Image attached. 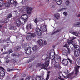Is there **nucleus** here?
I'll return each mask as SVG.
<instances>
[{
    "label": "nucleus",
    "instance_id": "obj_48",
    "mask_svg": "<svg viewBox=\"0 0 80 80\" xmlns=\"http://www.w3.org/2000/svg\"><path fill=\"white\" fill-rule=\"evenodd\" d=\"M26 1H25V0H22V1L21 2V3H22V4H23L24 3V2H26Z\"/></svg>",
    "mask_w": 80,
    "mask_h": 80
},
{
    "label": "nucleus",
    "instance_id": "obj_27",
    "mask_svg": "<svg viewBox=\"0 0 80 80\" xmlns=\"http://www.w3.org/2000/svg\"><path fill=\"white\" fill-rule=\"evenodd\" d=\"M5 24V22L2 21H0V28H2V25H3Z\"/></svg>",
    "mask_w": 80,
    "mask_h": 80
},
{
    "label": "nucleus",
    "instance_id": "obj_40",
    "mask_svg": "<svg viewBox=\"0 0 80 80\" xmlns=\"http://www.w3.org/2000/svg\"><path fill=\"white\" fill-rule=\"evenodd\" d=\"M67 8H62L61 9H60L58 10V12H60L61 11H62L63 10H66Z\"/></svg>",
    "mask_w": 80,
    "mask_h": 80
},
{
    "label": "nucleus",
    "instance_id": "obj_55",
    "mask_svg": "<svg viewBox=\"0 0 80 80\" xmlns=\"http://www.w3.org/2000/svg\"><path fill=\"white\" fill-rule=\"evenodd\" d=\"M8 20L6 19L4 21V23H8Z\"/></svg>",
    "mask_w": 80,
    "mask_h": 80
},
{
    "label": "nucleus",
    "instance_id": "obj_57",
    "mask_svg": "<svg viewBox=\"0 0 80 80\" xmlns=\"http://www.w3.org/2000/svg\"><path fill=\"white\" fill-rule=\"evenodd\" d=\"M13 62H17V60H16V59H14L13 60Z\"/></svg>",
    "mask_w": 80,
    "mask_h": 80
},
{
    "label": "nucleus",
    "instance_id": "obj_21",
    "mask_svg": "<svg viewBox=\"0 0 80 80\" xmlns=\"http://www.w3.org/2000/svg\"><path fill=\"white\" fill-rule=\"evenodd\" d=\"M38 48H39V47L38 46L35 45L32 48V50L33 51H37L38 50Z\"/></svg>",
    "mask_w": 80,
    "mask_h": 80
},
{
    "label": "nucleus",
    "instance_id": "obj_2",
    "mask_svg": "<svg viewBox=\"0 0 80 80\" xmlns=\"http://www.w3.org/2000/svg\"><path fill=\"white\" fill-rule=\"evenodd\" d=\"M80 67V66L79 67L78 65H76L75 68V72L74 74H73V72H72L71 73L69 74L67 76V78H70V77H72L73 75H74V77H77L78 75V73H79V71H78V69H79V68Z\"/></svg>",
    "mask_w": 80,
    "mask_h": 80
},
{
    "label": "nucleus",
    "instance_id": "obj_26",
    "mask_svg": "<svg viewBox=\"0 0 80 80\" xmlns=\"http://www.w3.org/2000/svg\"><path fill=\"white\" fill-rule=\"evenodd\" d=\"M20 50H21V48L19 46L16 47L15 49V50L18 52H19Z\"/></svg>",
    "mask_w": 80,
    "mask_h": 80
},
{
    "label": "nucleus",
    "instance_id": "obj_28",
    "mask_svg": "<svg viewBox=\"0 0 80 80\" xmlns=\"http://www.w3.org/2000/svg\"><path fill=\"white\" fill-rule=\"evenodd\" d=\"M69 45H68L67 44H66L64 46V47H65L66 48H67L68 51H70V48H68L69 47Z\"/></svg>",
    "mask_w": 80,
    "mask_h": 80
},
{
    "label": "nucleus",
    "instance_id": "obj_24",
    "mask_svg": "<svg viewBox=\"0 0 80 80\" xmlns=\"http://www.w3.org/2000/svg\"><path fill=\"white\" fill-rule=\"evenodd\" d=\"M54 17L57 20H59V19H60V16L59 14H55Z\"/></svg>",
    "mask_w": 80,
    "mask_h": 80
},
{
    "label": "nucleus",
    "instance_id": "obj_50",
    "mask_svg": "<svg viewBox=\"0 0 80 80\" xmlns=\"http://www.w3.org/2000/svg\"><path fill=\"white\" fill-rule=\"evenodd\" d=\"M63 13L65 16H67L68 15L67 12H64Z\"/></svg>",
    "mask_w": 80,
    "mask_h": 80
},
{
    "label": "nucleus",
    "instance_id": "obj_58",
    "mask_svg": "<svg viewBox=\"0 0 80 80\" xmlns=\"http://www.w3.org/2000/svg\"><path fill=\"white\" fill-rule=\"evenodd\" d=\"M15 54L14 53H13L12 54V57H14V56H15Z\"/></svg>",
    "mask_w": 80,
    "mask_h": 80
},
{
    "label": "nucleus",
    "instance_id": "obj_39",
    "mask_svg": "<svg viewBox=\"0 0 80 80\" xmlns=\"http://www.w3.org/2000/svg\"><path fill=\"white\" fill-rule=\"evenodd\" d=\"M68 70H66V71H64L63 72V73L66 75H68Z\"/></svg>",
    "mask_w": 80,
    "mask_h": 80
},
{
    "label": "nucleus",
    "instance_id": "obj_22",
    "mask_svg": "<svg viewBox=\"0 0 80 80\" xmlns=\"http://www.w3.org/2000/svg\"><path fill=\"white\" fill-rule=\"evenodd\" d=\"M68 54V51L66 50L65 49L63 50L62 52V55H66L67 56Z\"/></svg>",
    "mask_w": 80,
    "mask_h": 80
},
{
    "label": "nucleus",
    "instance_id": "obj_42",
    "mask_svg": "<svg viewBox=\"0 0 80 80\" xmlns=\"http://www.w3.org/2000/svg\"><path fill=\"white\" fill-rule=\"evenodd\" d=\"M25 53L27 54V53H26V52H25H25L22 51L21 53L22 55H25Z\"/></svg>",
    "mask_w": 80,
    "mask_h": 80
},
{
    "label": "nucleus",
    "instance_id": "obj_45",
    "mask_svg": "<svg viewBox=\"0 0 80 80\" xmlns=\"http://www.w3.org/2000/svg\"><path fill=\"white\" fill-rule=\"evenodd\" d=\"M30 78V76H28L26 78L25 80H29Z\"/></svg>",
    "mask_w": 80,
    "mask_h": 80
},
{
    "label": "nucleus",
    "instance_id": "obj_7",
    "mask_svg": "<svg viewBox=\"0 0 80 80\" xmlns=\"http://www.w3.org/2000/svg\"><path fill=\"white\" fill-rule=\"evenodd\" d=\"M61 57L60 56L57 55H56L55 56L54 58V63H58L60 62V60H61Z\"/></svg>",
    "mask_w": 80,
    "mask_h": 80
},
{
    "label": "nucleus",
    "instance_id": "obj_62",
    "mask_svg": "<svg viewBox=\"0 0 80 80\" xmlns=\"http://www.w3.org/2000/svg\"><path fill=\"white\" fill-rule=\"evenodd\" d=\"M54 1H55L56 2H58V1H60V0H55Z\"/></svg>",
    "mask_w": 80,
    "mask_h": 80
},
{
    "label": "nucleus",
    "instance_id": "obj_49",
    "mask_svg": "<svg viewBox=\"0 0 80 80\" xmlns=\"http://www.w3.org/2000/svg\"><path fill=\"white\" fill-rule=\"evenodd\" d=\"M5 60H7L8 58V55H7L6 57H4Z\"/></svg>",
    "mask_w": 80,
    "mask_h": 80
},
{
    "label": "nucleus",
    "instance_id": "obj_51",
    "mask_svg": "<svg viewBox=\"0 0 80 80\" xmlns=\"http://www.w3.org/2000/svg\"><path fill=\"white\" fill-rule=\"evenodd\" d=\"M5 40V42H8V41H9L10 40V38H8L6 39V40Z\"/></svg>",
    "mask_w": 80,
    "mask_h": 80
},
{
    "label": "nucleus",
    "instance_id": "obj_6",
    "mask_svg": "<svg viewBox=\"0 0 80 80\" xmlns=\"http://www.w3.org/2000/svg\"><path fill=\"white\" fill-rule=\"evenodd\" d=\"M28 15L23 14L21 17L20 18L24 21L25 23H26V22H27V20H28Z\"/></svg>",
    "mask_w": 80,
    "mask_h": 80
},
{
    "label": "nucleus",
    "instance_id": "obj_11",
    "mask_svg": "<svg viewBox=\"0 0 80 80\" xmlns=\"http://www.w3.org/2000/svg\"><path fill=\"white\" fill-rule=\"evenodd\" d=\"M25 52L26 53V54L28 55H30L32 53L31 49L30 48H25Z\"/></svg>",
    "mask_w": 80,
    "mask_h": 80
},
{
    "label": "nucleus",
    "instance_id": "obj_29",
    "mask_svg": "<svg viewBox=\"0 0 80 80\" xmlns=\"http://www.w3.org/2000/svg\"><path fill=\"white\" fill-rule=\"evenodd\" d=\"M70 32L71 33H72V34H73V35H76V36H78V33L77 32H74L72 31H70Z\"/></svg>",
    "mask_w": 80,
    "mask_h": 80
},
{
    "label": "nucleus",
    "instance_id": "obj_52",
    "mask_svg": "<svg viewBox=\"0 0 80 80\" xmlns=\"http://www.w3.org/2000/svg\"><path fill=\"white\" fill-rule=\"evenodd\" d=\"M9 60H6V61L5 63H9Z\"/></svg>",
    "mask_w": 80,
    "mask_h": 80
},
{
    "label": "nucleus",
    "instance_id": "obj_43",
    "mask_svg": "<svg viewBox=\"0 0 80 80\" xmlns=\"http://www.w3.org/2000/svg\"><path fill=\"white\" fill-rule=\"evenodd\" d=\"M65 3L67 6H68L69 3V1H67L65 2Z\"/></svg>",
    "mask_w": 80,
    "mask_h": 80
},
{
    "label": "nucleus",
    "instance_id": "obj_20",
    "mask_svg": "<svg viewBox=\"0 0 80 80\" xmlns=\"http://www.w3.org/2000/svg\"><path fill=\"white\" fill-rule=\"evenodd\" d=\"M16 25L17 27H19L21 25V22L18 20H17L16 21Z\"/></svg>",
    "mask_w": 80,
    "mask_h": 80
},
{
    "label": "nucleus",
    "instance_id": "obj_14",
    "mask_svg": "<svg viewBox=\"0 0 80 80\" xmlns=\"http://www.w3.org/2000/svg\"><path fill=\"white\" fill-rule=\"evenodd\" d=\"M28 27L31 30H32V29H33L34 28V27H33V26L32 25L31 23H30L29 24L28 26V25H27L26 27V29H27V30H28Z\"/></svg>",
    "mask_w": 80,
    "mask_h": 80
},
{
    "label": "nucleus",
    "instance_id": "obj_18",
    "mask_svg": "<svg viewBox=\"0 0 80 80\" xmlns=\"http://www.w3.org/2000/svg\"><path fill=\"white\" fill-rule=\"evenodd\" d=\"M54 67L56 68H61V66L60 65L59 62H54Z\"/></svg>",
    "mask_w": 80,
    "mask_h": 80
},
{
    "label": "nucleus",
    "instance_id": "obj_56",
    "mask_svg": "<svg viewBox=\"0 0 80 80\" xmlns=\"http://www.w3.org/2000/svg\"><path fill=\"white\" fill-rule=\"evenodd\" d=\"M59 32V31H58V30H57V31H55V32H54V33H53V34H54V33H57V32Z\"/></svg>",
    "mask_w": 80,
    "mask_h": 80
},
{
    "label": "nucleus",
    "instance_id": "obj_23",
    "mask_svg": "<svg viewBox=\"0 0 80 80\" xmlns=\"http://www.w3.org/2000/svg\"><path fill=\"white\" fill-rule=\"evenodd\" d=\"M38 42L39 45L41 46H43V42L42 40H39L38 41Z\"/></svg>",
    "mask_w": 80,
    "mask_h": 80
},
{
    "label": "nucleus",
    "instance_id": "obj_37",
    "mask_svg": "<svg viewBox=\"0 0 80 80\" xmlns=\"http://www.w3.org/2000/svg\"><path fill=\"white\" fill-rule=\"evenodd\" d=\"M13 70H14L13 69H10V68H8L7 69V71L8 72H11V71H13Z\"/></svg>",
    "mask_w": 80,
    "mask_h": 80
},
{
    "label": "nucleus",
    "instance_id": "obj_10",
    "mask_svg": "<svg viewBox=\"0 0 80 80\" xmlns=\"http://www.w3.org/2000/svg\"><path fill=\"white\" fill-rule=\"evenodd\" d=\"M59 77H58V78L59 79H60L61 80H65L64 78H65V76L63 75V74H62V72H59Z\"/></svg>",
    "mask_w": 80,
    "mask_h": 80
},
{
    "label": "nucleus",
    "instance_id": "obj_4",
    "mask_svg": "<svg viewBox=\"0 0 80 80\" xmlns=\"http://www.w3.org/2000/svg\"><path fill=\"white\" fill-rule=\"evenodd\" d=\"M6 2L4 4L5 7H9L10 5V3L11 4L14 5L15 6H16L17 5V2H15L14 0H6Z\"/></svg>",
    "mask_w": 80,
    "mask_h": 80
},
{
    "label": "nucleus",
    "instance_id": "obj_1",
    "mask_svg": "<svg viewBox=\"0 0 80 80\" xmlns=\"http://www.w3.org/2000/svg\"><path fill=\"white\" fill-rule=\"evenodd\" d=\"M48 56H47V57L44 60L45 61V64H43L42 65L41 64H37V67H41V69H45L46 68V67H47L49 65V62L50 61V58L48 57Z\"/></svg>",
    "mask_w": 80,
    "mask_h": 80
},
{
    "label": "nucleus",
    "instance_id": "obj_47",
    "mask_svg": "<svg viewBox=\"0 0 80 80\" xmlns=\"http://www.w3.org/2000/svg\"><path fill=\"white\" fill-rule=\"evenodd\" d=\"M49 73H48L47 75V77L46 78V80H48V79H49Z\"/></svg>",
    "mask_w": 80,
    "mask_h": 80
},
{
    "label": "nucleus",
    "instance_id": "obj_36",
    "mask_svg": "<svg viewBox=\"0 0 80 80\" xmlns=\"http://www.w3.org/2000/svg\"><path fill=\"white\" fill-rule=\"evenodd\" d=\"M12 16V14L10 13L8 15V19L11 18Z\"/></svg>",
    "mask_w": 80,
    "mask_h": 80
},
{
    "label": "nucleus",
    "instance_id": "obj_38",
    "mask_svg": "<svg viewBox=\"0 0 80 80\" xmlns=\"http://www.w3.org/2000/svg\"><path fill=\"white\" fill-rule=\"evenodd\" d=\"M12 52H13V51H12V49H10L9 51H8V54L9 55V54L10 53H12Z\"/></svg>",
    "mask_w": 80,
    "mask_h": 80
},
{
    "label": "nucleus",
    "instance_id": "obj_60",
    "mask_svg": "<svg viewBox=\"0 0 80 80\" xmlns=\"http://www.w3.org/2000/svg\"><path fill=\"white\" fill-rule=\"evenodd\" d=\"M22 75L23 77H25V76H26V75L24 74H23Z\"/></svg>",
    "mask_w": 80,
    "mask_h": 80
},
{
    "label": "nucleus",
    "instance_id": "obj_17",
    "mask_svg": "<svg viewBox=\"0 0 80 80\" xmlns=\"http://www.w3.org/2000/svg\"><path fill=\"white\" fill-rule=\"evenodd\" d=\"M80 52L75 51L74 52V56L76 57H78L79 56H80Z\"/></svg>",
    "mask_w": 80,
    "mask_h": 80
},
{
    "label": "nucleus",
    "instance_id": "obj_35",
    "mask_svg": "<svg viewBox=\"0 0 80 80\" xmlns=\"http://www.w3.org/2000/svg\"><path fill=\"white\" fill-rule=\"evenodd\" d=\"M75 27H80V22H78L75 24Z\"/></svg>",
    "mask_w": 80,
    "mask_h": 80
},
{
    "label": "nucleus",
    "instance_id": "obj_8",
    "mask_svg": "<svg viewBox=\"0 0 80 80\" xmlns=\"http://www.w3.org/2000/svg\"><path fill=\"white\" fill-rule=\"evenodd\" d=\"M4 70H5L4 68L0 66V75L1 76L3 77V76H5V72Z\"/></svg>",
    "mask_w": 80,
    "mask_h": 80
},
{
    "label": "nucleus",
    "instance_id": "obj_64",
    "mask_svg": "<svg viewBox=\"0 0 80 80\" xmlns=\"http://www.w3.org/2000/svg\"><path fill=\"white\" fill-rule=\"evenodd\" d=\"M55 7V6H52L51 8H54Z\"/></svg>",
    "mask_w": 80,
    "mask_h": 80
},
{
    "label": "nucleus",
    "instance_id": "obj_61",
    "mask_svg": "<svg viewBox=\"0 0 80 80\" xmlns=\"http://www.w3.org/2000/svg\"><path fill=\"white\" fill-rule=\"evenodd\" d=\"M55 63V62H53V61H52V62H51L52 64H53V63Z\"/></svg>",
    "mask_w": 80,
    "mask_h": 80
},
{
    "label": "nucleus",
    "instance_id": "obj_33",
    "mask_svg": "<svg viewBox=\"0 0 80 80\" xmlns=\"http://www.w3.org/2000/svg\"><path fill=\"white\" fill-rule=\"evenodd\" d=\"M5 42V40L4 39V40H3L2 39H0V43H4Z\"/></svg>",
    "mask_w": 80,
    "mask_h": 80
},
{
    "label": "nucleus",
    "instance_id": "obj_63",
    "mask_svg": "<svg viewBox=\"0 0 80 80\" xmlns=\"http://www.w3.org/2000/svg\"><path fill=\"white\" fill-rule=\"evenodd\" d=\"M52 47L53 48H55V45H53L52 46Z\"/></svg>",
    "mask_w": 80,
    "mask_h": 80
},
{
    "label": "nucleus",
    "instance_id": "obj_31",
    "mask_svg": "<svg viewBox=\"0 0 80 80\" xmlns=\"http://www.w3.org/2000/svg\"><path fill=\"white\" fill-rule=\"evenodd\" d=\"M76 62L78 65H80V58H78L76 60Z\"/></svg>",
    "mask_w": 80,
    "mask_h": 80
},
{
    "label": "nucleus",
    "instance_id": "obj_46",
    "mask_svg": "<svg viewBox=\"0 0 80 80\" xmlns=\"http://www.w3.org/2000/svg\"><path fill=\"white\" fill-rule=\"evenodd\" d=\"M38 22V19L36 18L34 20V22L36 23V25H37V22Z\"/></svg>",
    "mask_w": 80,
    "mask_h": 80
},
{
    "label": "nucleus",
    "instance_id": "obj_13",
    "mask_svg": "<svg viewBox=\"0 0 80 80\" xmlns=\"http://www.w3.org/2000/svg\"><path fill=\"white\" fill-rule=\"evenodd\" d=\"M36 31L37 33V34L39 36H40V35H42V31L39 28H36Z\"/></svg>",
    "mask_w": 80,
    "mask_h": 80
},
{
    "label": "nucleus",
    "instance_id": "obj_12",
    "mask_svg": "<svg viewBox=\"0 0 80 80\" xmlns=\"http://www.w3.org/2000/svg\"><path fill=\"white\" fill-rule=\"evenodd\" d=\"M62 63L64 66H67L68 63V60L67 59H63L62 62Z\"/></svg>",
    "mask_w": 80,
    "mask_h": 80
},
{
    "label": "nucleus",
    "instance_id": "obj_9",
    "mask_svg": "<svg viewBox=\"0 0 80 80\" xmlns=\"http://www.w3.org/2000/svg\"><path fill=\"white\" fill-rule=\"evenodd\" d=\"M54 54H55L54 52H53L52 51H50V52L49 55V57L51 60H53V59H55V56H53Z\"/></svg>",
    "mask_w": 80,
    "mask_h": 80
},
{
    "label": "nucleus",
    "instance_id": "obj_54",
    "mask_svg": "<svg viewBox=\"0 0 80 80\" xmlns=\"http://www.w3.org/2000/svg\"><path fill=\"white\" fill-rule=\"evenodd\" d=\"M3 76H2L1 75H0V79H1V80L3 79Z\"/></svg>",
    "mask_w": 80,
    "mask_h": 80
},
{
    "label": "nucleus",
    "instance_id": "obj_16",
    "mask_svg": "<svg viewBox=\"0 0 80 80\" xmlns=\"http://www.w3.org/2000/svg\"><path fill=\"white\" fill-rule=\"evenodd\" d=\"M35 58V56H31V58L28 60V62L29 63V62H32V61H33V60H34Z\"/></svg>",
    "mask_w": 80,
    "mask_h": 80
},
{
    "label": "nucleus",
    "instance_id": "obj_30",
    "mask_svg": "<svg viewBox=\"0 0 80 80\" xmlns=\"http://www.w3.org/2000/svg\"><path fill=\"white\" fill-rule=\"evenodd\" d=\"M4 4H5V3H4L3 1H0V7H1L3 6Z\"/></svg>",
    "mask_w": 80,
    "mask_h": 80
},
{
    "label": "nucleus",
    "instance_id": "obj_34",
    "mask_svg": "<svg viewBox=\"0 0 80 80\" xmlns=\"http://www.w3.org/2000/svg\"><path fill=\"white\" fill-rule=\"evenodd\" d=\"M58 5H61V4L62 3V1H61V0H60L59 1L57 2H56Z\"/></svg>",
    "mask_w": 80,
    "mask_h": 80
},
{
    "label": "nucleus",
    "instance_id": "obj_53",
    "mask_svg": "<svg viewBox=\"0 0 80 80\" xmlns=\"http://www.w3.org/2000/svg\"><path fill=\"white\" fill-rule=\"evenodd\" d=\"M68 60H69V62H70V63H72V60L68 59Z\"/></svg>",
    "mask_w": 80,
    "mask_h": 80
},
{
    "label": "nucleus",
    "instance_id": "obj_44",
    "mask_svg": "<svg viewBox=\"0 0 80 80\" xmlns=\"http://www.w3.org/2000/svg\"><path fill=\"white\" fill-rule=\"evenodd\" d=\"M79 46H75V47L74 48V49H75H75H76L77 50H79Z\"/></svg>",
    "mask_w": 80,
    "mask_h": 80
},
{
    "label": "nucleus",
    "instance_id": "obj_59",
    "mask_svg": "<svg viewBox=\"0 0 80 80\" xmlns=\"http://www.w3.org/2000/svg\"><path fill=\"white\" fill-rule=\"evenodd\" d=\"M44 45H47V41H44Z\"/></svg>",
    "mask_w": 80,
    "mask_h": 80
},
{
    "label": "nucleus",
    "instance_id": "obj_3",
    "mask_svg": "<svg viewBox=\"0 0 80 80\" xmlns=\"http://www.w3.org/2000/svg\"><path fill=\"white\" fill-rule=\"evenodd\" d=\"M32 10H33V8L31 7H23L21 8V10L23 13H26V12H27L28 14H30Z\"/></svg>",
    "mask_w": 80,
    "mask_h": 80
},
{
    "label": "nucleus",
    "instance_id": "obj_19",
    "mask_svg": "<svg viewBox=\"0 0 80 80\" xmlns=\"http://www.w3.org/2000/svg\"><path fill=\"white\" fill-rule=\"evenodd\" d=\"M28 35L26 36V39H27V40H31V38H32V37H31L30 33H28Z\"/></svg>",
    "mask_w": 80,
    "mask_h": 80
},
{
    "label": "nucleus",
    "instance_id": "obj_15",
    "mask_svg": "<svg viewBox=\"0 0 80 80\" xmlns=\"http://www.w3.org/2000/svg\"><path fill=\"white\" fill-rule=\"evenodd\" d=\"M46 27H47L46 25H42L40 27L41 29V30H42V32H46V31H47V29Z\"/></svg>",
    "mask_w": 80,
    "mask_h": 80
},
{
    "label": "nucleus",
    "instance_id": "obj_25",
    "mask_svg": "<svg viewBox=\"0 0 80 80\" xmlns=\"http://www.w3.org/2000/svg\"><path fill=\"white\" fill-rule=\"evenodd\" d=\"M10 30H13V31H14V30H16L17 29V28H16V27L15 26H11L10 27Z\"/></svg>",
    "mask_w": 80,
    "mask_h": 80
},
{
    "label": "nucleus",
    "instance_id": "obj_41",
    "mask_svg": "<svg viewBox=\"0 0 80 80\" xmlns=\"http://www.w3.org/2000/svg\"><path fill=\"white\" fill-rule=\"evenodd\" d=\"M41 76H38L36 78V80H41Z\"/></svg>",
    "mask_w": 80,
    "mask_h": 80
},
{
    "label": "nucleus",
    "instance_id": "obj_5",
    "mask_svg": "<svg viewBox=\"0 0 80 80\" xmlns=\"http://www.w3.org/2000/svg\"><path fill=\"white\" fill-rule=\"evenodd\" d=\"M74 39H75V38L73 37V38L71 40H68L67 41V43H68V45H70V47H71V49H72V50H74L75 47V44H72L73 43V40Z\"/></svg>",
    "mask_w": 80,
    "mask_h": 80
},
{
    "label": "nucleus",
    "instance_id": "obj_32",
    "mask_svg": "<svg viewBox=\"0 0 80 80\" xmlns=\"http://www.w3.org/2000/svg\"><path fill=\"white\" fill-rule=\"evenodd\" d=\"M30 35H31V37H32V38L35 37H36V36L37 35H36V34H35V33L31 34L30 33Z\"/></svg>",
    "mask_w": 80,
    "mask_h": 80
}]
</instances>
